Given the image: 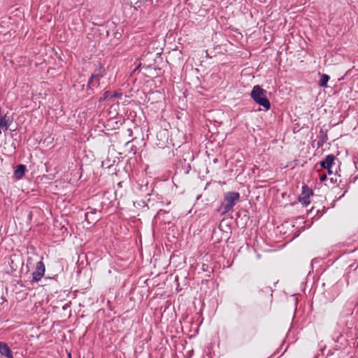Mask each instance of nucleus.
Returning <instances> with one entry per match:
<instances>
[{"label": "nucleus", "instance_id": "f257e3e1", "mask_svg": "<svg viewBox=\"0 0 358 358\" xmlns=\"http://www.w3.org/2000/svg\"><path fill=\"white\" fill-rule=\"evenodd\" d=\"M267 92L259 85H255L250 93L252 99L255 103L268 110L271 108V103L266 96Z\"/></svg>", "mask_w": 358, "mask_h": 358}, {"label": "nucleus", "instance_id": "f03ea898", "mask_svg": "<svg viewBox=\"0 0 358 358\" xmlns=\"http://www.w3.org/2000/svg\"><path fill=\"white\" fill-rule=\"evenodd\" d=\"M240 194L236 192H229L224 194V201L222 202L220 211L222 214H226L233 210L236 203L238 201Z\"/></svg>", "mask_w": 358, "mask_h": 358}, {"label": "nucleus", "instance_id": "7ed1b4c3", "mask_svg": "<svg viewBox=\"0 0 358 358\" xmlns=\"http://www.w3.org/2000/svg\"><path fill=\"white\" fill-rule=\"evenodd\" d=\"M335 157L334 155H328L322 161L320 162V166L327 170L328 174L333 173L332 166L334 165Z\"/></svg>", "mask_w": 358, "mask_h": 358}, {"label": "nucleus", "instance_id": "20e7f679", "mask_svg": "<svg viewBox=\"0 0 358 358\" xmlns=\"http://www.w3.org/2000/svg\"><path fill=\"white\" fill-rule=\"evenodd\" d=\"M313 194V191L309 189L307 186L303 187V192L299 198V201L304 206H307L310 204V196Z\"/></svg>", "mask_w": 358, "mask_h": 358}, {"label": "nucleus", "instance_id": "39448f33", "mask_svg": "<svg viewBox=\"0 0 358 358\" xmlns=\"http://www.w3.org/2000/svg\"><path fill=\"white\" fill-rule=\"evenodd\" d=\"M0 354L6 358H13V353L6 343L0 342Z\"/></svg>", "mask_w": 358, "mask_h": 358}, {"label": "nucleus", "instance_id": "423d86ee", "mask_svg": "<svg viewBox=\"0 0 358 358\" xmlns=\"http://www.w3.org/2000/svg\"><path fill=\"white\" fill-rule=\"evenodd\" d=\"M26 171V166L24 164L18 165L14 171V177L17 180H20L24 176Z\"/></svg>", "mask_w": 358, "mask_h": 358}, {"label": "nucleus", "instance_id": "0eeeda50", "mask_svg": "<svg viewBox=\"0 0 358 358\" xmlns=\"http://www.w3.org/2000/svg\"><path fill=\"white\" fill-rule=\"evenodd\" d=\"M45 271V264L43 261H40L36 264V271L35 272L39 273L42 275H44Z\"/></svg>", "mask_w": 358, "mask_h": 358}, {"label": "nucleus", "instance_id": "6e6552de", "mask_svg": "<svg viewBox=\"0 0 358 358\" xmlns=\"http://www.w3.org/2000/svg\"><path fill=\"white\" fill-rule=\"evenodd\" d=\"M99 83V80L98 79L97 76L92 75L88 82V86L90 87H92L96 85H98Z\"/></svg>", "mask_w": 358, "mask_h": 358}, {"label": "nucleus", "instance_id": "1a4fd4ad", "mask_svg": "<svg viewBox=\"0 0 358 358\" xmlns=\"http://www.w3.org/2000/svg\"><path fill=\"white\" fill-rule=\"evenodd\" d=\"M329 80V76H327V74H322L319 82L320 85L321 87H326Z\"/></svg>", "mask_w": 358, "mask_h": 358}, {"label": "nucleus", "instance_id": "9d476101", "mask_svg": "<svg viewBox=\"0 0 358 358\" xmlns=\"http://www.w3.org/2000/svg\"><path fill=\"white\" fill-rule=\"evenodd\" d=\"M110 98H112V92L106 91L103 93V96L99 98V101L102 102Z\"/></svg>", "mask_w": 358, "mask_h": 358}, {"label": "nucleus", "instance_id": "9b49d317", "mask_svg": "<svg viewBox=\"0 0 358 358\" xmlns=\"http://www.w3.org/2000/svg\"><path fill=\"white\" fill-rule=\"evenodd\" d=\"M43 275L39 274V273H36L35 271L32 273V280H31V282H38L39 280H41V278H43Z\"/></svg>", "mask_w": 358, "mask_h": 358}, {"label": "nucleus", "instance_id": "f8f14e48", "mask_svg": "<svg viewBox=\"0 0 358 358\" xmlns=\"http://www.w3.org/2000/svg\"><path fill=\"white\" fill-rule=\"evenodd\" d=\"M122 94H119L117 93V92H112V97H117V96H121Z\"/></svg>", "mask_w": 358, "mask_h": 358}, {"label": "nucleus", "instance_id": "ddd939ff", "mask_svg": "<svg viewBox=\"0 0 358 358\" xmlns=\"http://www.w3.org/2000/svg\"><path fill=\"white\" fill-rule=\"evenodd\" d=\"M326 179H327V175L326 174L320 175V180L321 181H324Z\"/></svg>", "mask_w": 358, "mask_h": 358}, {"label": "nucleus", "instance_id": "4468645a", "mask_svg": "<svg viewBox=\"0 0 358 358\" xmlns=\"http://www.w3.org/2000/svg\"><path fill=\"white\" fill-rule=\"evenodd\" d=\"M90 214H91V215H92V214H93V212H87V213H86V214H85V217H86V220H89V217H90Z\"/></svg>", "mask_w": 358, "mask_h": 358}, {"label": "nucleus", "instance_id": "2eb2a0df", "mask_svg": "<svg viewBox=\"0 0 358 358\" xmlns=\"http://www.w3.org/2000/svg\"><path fill=\"white\" fill-rule=\"evenodd\" d=\"M68 358H71V354L70 352L68 353Z\"/></svg>", "mask_w": 358, "mask_h": 358}, {"label": "nucleus", "instance_id": "dca6fc26", "mask_svg": "<svg viewBox=\"0 0 358 358\" xmlns=\"http://www.w3.org/2000/svg\"><path fill=\"white\" fill-rule=\"evenodd\" d=\"M2 130H3V129L1 127H0V134H1Z\"/></svg>", "mask_w": 358, "mask_h": 358}]
</instances>
